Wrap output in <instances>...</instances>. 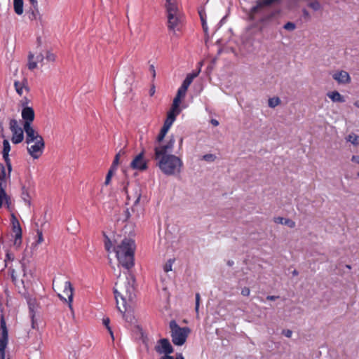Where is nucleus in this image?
<instances>
[{
  "label": "nucleus",
  "mask_w": 359,
  "mask_h": 359,
  "mask_svg": "<svg viewBox=\"0 0 359 359\" xmlns=\"http://www.w3.org/2000/svg\"><path fill=\"white\" fill-rule=\"evenodd\" d=\"M200 302H201V295L199 293L197 292L196 294V306H195V311L197 313V316L198 315Z\"/></svg>",
  "instance_id": "79ce46f5"
},
{
  "label": "nucleus",
  "mask_w": 359,
  "mask_h": 359,
  "mask_svg": "<svg viewBox=\"0 0 359 359\" xmlns=\"http://www.w3.org/2000/svg\"><path fill=\"white\" fill-rule=\"evenodd\" d=\"M24 130L26 133L25 142L29 145L32 142L40 139H43L41 135L39 134L32 127L31 124H24Z\"/></svg>",
  "instance_id": "f8f14e48"
},
{
  "label": "nucleus",
  "mask_w": 359,
  "mask_h": 359,
  "mask_svg": "<svg viewBox=\"0 0 359 359\" xmlns=\"http://www.w3.org/2000/svg\"><path fill=\"white\" fill-rule=\"evenodd\" d=\"M149 71L152 74L153 79H154L156 77V70H155V67H154V65H151L149 66Z\"/></svg>",
  "instance_id": "4d7b16f0"
},
{
  "label": "nucleus",
  "mask_w": 359,
  "mask_h": 359,
  "mask_svg": "<svg viewBox=\"0 0 359 359\" xmlns=\"http://www.w3.org/2000/svg\"><path fill=\"white\" fill-rule=\"evenodd\" d=\"M123 318H125L126 322L130 324H134L136 322L135 316L131 313H125L123 315Z\"/></svg>",
  "instance_id": "7c9ffc66"
},
{
  "label": "nucleus",
  "mask_w": 359,
  "mask_h": 359,
  "mask_svg": "<svg viewBox=\"0 0 359 359\" xmlns=\"http://www.w3.org/2000/svg\"><path fill=\"white\" fill-rule=\"evenodd\" d=\"M119 159H120V156H119V154H116L115 155V157H114V159L112 162V164L111 165V168H112V170H116L117 169V167H118V165L119 164Z\"/></svg>",
  "instance_id": "58836bf2"
},
{
  "label": "nucleus",
  "mask_w": 359,
  "mask_h": 359,
  "mask_svg": "<svg viewBox=\"0 0 359 359\" xmlns=\"http://www.w3.org/2000/svg\"><path fill=\"white\" fill-rule=\"evenodd\" d=\"M118 283H115V287L114 288V296L116 300L117 307L118 309L123 312L121 309L120 306H118L119 302H118V297H120L122 300V304L123 308L126 307V304L127 299L132 300L133 299V293L134 291L133 287L131 285L129 280L127 279L125 282V286L124 290L122 292L118 291Z\"/></svg>",
  "instance_id": "39448f33"
},
{
  "label": "nucleus",
  "mask_w": 359,
  "mask_h": 359,
  "mask_svg": "<svg viewBox=\"0 0 359 359\" xmlns=\"http://www.w3.org/2000/svg\"><path fill=\"white\" fill-rule=\"evenodd\" d=\"M14 86L16 90V92L20 95H22L23 85L19 81H15Z\"/></svg>",
  "instance_id": "e433bc0d"
},
{
  "label": "nucleus",
  "mask_w": 359,
  "mask_h": 359,
  "mask_svg": "<svg viewBox=\"0 0 359 359\" xmlns=\"http://www.w3.org/2000/svg\"><path fill=\"white\" fill-rule=\"evenodd\" d=\"M6 168L2 163H0V181L6 180Z\"/></svg>",
  "instance_id": "72a5a7b5"
},
{
  "label": "nucleus",
  "mask_w": 359,
  "mask_h": 359,
  "mask_svg": "<svg viewBox=\"0 0 359 359\" xmlns=\"http://www.w3.org/2000/svg\"><path fill=\"white\" fill-rule=\"evenodd\" d=\"M73 290L74 288L69 281H65L64 285L63 293L67 296L69 306L72 309V302L73 301Z\"/></svg>",
  "instance_id": "6ab92c4d"
},
{
  "label": "nucleus",
  "mask_w": 359,
  "mask_h": 359,
  "mask_svg": "<svg viewBox=\"0 0 359 359\" xmlns=\"http://www.w3.org/2000/svg\"><path fill=\"white\" fill-rule=\"evenodd\" d=\"M351 161L358 163L359 164V156H353Z\"/></svg>",
  "instance_id": "0e129e2a"
},
{
  "label": "nucleus",
  "mask_w": 359,
  "mask_h": 359,
  "mask_svg": "<svg viewBox=\"0 0 359 359\" xmlns=\"http://www.w3.org/2000/svg\"><path fill=\"white\" fill-rule=\"evenodd\" d=\"M115 171H116V170H112V168H109V170L107 174L106 178H105L104 185L107 186L109 184V183L111 182V177Z\"/></svg>",
  "instance_id": "473e14b6"
},
{
  "label": "nucleus",
  "mask_w": 359,
  "mask_h": 359,
  "mask_svg": "<svg viewBox=\"0 0 359 359\" xmlns=\"http://www.w3.org/2000/svg\"><path fill=\"white\" fill-rule=\"evenodd\" d=\"M0 330L1 331V337H0V359H4L5 348L8 340V332L6 322L3 318H1L0 322Z\"/></svg>",
  "instance_id": "1a4fd4ad"
},
{
  "label": "nucleus",
  "mask_w": 359,
  "mask_h": 359,
  "mask_svg": "<svg viewBox=\"0 0 359 359\" xmlns=\"http://www.w3.org/2000/svg\"><path fill=\"white\" fill-rule=\"evenodd\" d=\"M43 60H44V56H43V53H39L36 55V60H37V62H43Z\"/></svg>",
  "instance_id": "864d4df0"
},
{
  "label": "nucleus",
  "mask_w": 359,
  "mask_h": 359,
  "mask_svg": "<svg viewBox=\"0 0 359 359\" xmlns=\"http://www.w3.org/2000/svg\"><path fill=\"white\" fill-rule=\"evenodd\" d=\"M11 151V145L7 140H4L3 141V151L2 155L3 158L6 163V165L8 168V177H10L11 172L12 170V165L11 162V159L9 158V152Z\"/></svg>",
  "instance_id": "4468645a"
},
{
  "label": "nucleus",
  "mask_w": 359,
  "mask_h": 359,
  "mask_svg": "<svg viewBox=\"0 0 359 359\" xmlns=\"http://www.w3.org/2000/svg\"><path fill=\"white\" fill-rule=\"evenodd\" d=\"M156 165L161 172L168 176L175 175L181 172L183 166L182 159L173 154L161 155L157 159Z\"/></svg>",
  "instance_id": "f03ea898"
},
{
  "label": "nucleus",
  "mask_w": 359,
  "mask_h": 359,
  "mask_svg": "<svg viewBox=\"0 0 359 359\" xmlns=\"http://www.w3.org/2000/svg\"><path fill=\"white\" fill-rule=\"evenodd\" d=\"M327 96L333 101L337 102H344V97L337 91H333L327 93Z\"/></svg>",
  "instance_id": "412c9836"
},
{
  "label": "nucleus",
  "mask_w": 359,
  "mask_h": 359,
  "mask_svg": "<svg viewBox=\"0 0 359 359\" xmlns=\"http://www.w3.org/2000/svg\"><path fill=\"white\" fill-rule=\"evenodd\" d=\"M283 28L287 31L292 32L297 28V26L296 24L292 22H287L284 25Z\"/></svg>",
  "instance_id": "2f4dec72"
},
{
  "label": "nucleus",
  "mask_w": 359,
  "mask_h": 359,
  "mask_svg": "<svg viewBox=\"0 0 359 359\" xmlns=\"http://www.w3.org/2000/svg\"><path fill=\"white\" fill-rule=\"evenodd\" d=\"M10 129L13 133L12 142L15 144L22 142L24 139V128L22 129L18 126V121L15 119L10 121Z\"/></svg>",
  "instance_id": "0eeeda50"
},
{
  "label": "nucleus",
  "mask_w": 359,
  "mask_h": 359,
  "mask_svg": "<svg viewBox=\"0 0 359 359\" xmlns=\"http://www.w3.org/2000/svg\"><path fill=\"white\" fill-rule=\"evenodd\" d=\"M126 153V150L124 149V148H123V149H121L116 154H119V156L121 157V156L125 155Z\"/></svg>",
  "instance_id": "69168bd1"
},
{
  "label": "nucleus",
  "mask_w": 359,
  "mask_h": 359,
  "mask_svg": "<svg viewBox=\"0 0 359 359\" xmlns=\"http://www.w3.org/2000/svg\"><path fill=\"white\" fill-rule=\"evenodd\" d=\"M268 6H263L262 9H260L261 11L256 13L252 12V7L248 13L249 20L252 22H255V26L259 27L260 32L264 31L277 14L276 11L268 10Z\"/></svg>",
  "instance_id": "7ed1b4c3"
},
{
  "label": "nucleus",
  "mask_w": 359,
  "mask_h": 359,
  "mask_svg": "<svg viewBox=\"0 0 359 359\" xmlns=\"http://www.w3.org/2000/svg\"><path fill=\"white\" fill-rule=\"evenodd\" d=\"M283 334L286 337H291L292 332L290 330L283 331Z\"/></svg>",
  "instance_id": "052dcab7"
},
{
  "label": "nucleus",
  "mask_w": 359,
  "mask_h": 359,
  "mask_svg": "<svg viewBox=\"0 0 359 359\" xmlns=\"http://www.w3.org/2000/svg\"><path fill=\"white\" fill-rule=\"evenodd\" d=\"M332 77L334 80H336L339 83H349L351 82V77L349 74L344 70H341L334 73L332 75Z\"/></svg>",
  "instance_id": "dca6fc26"
},
{
  "label": "nucleus",
  "mask_w": 359,
  "mask_h": 359,
  "mask_svg": "<svg viewBox=\"0 0 359 359\" xmlns=\"http://www.w3.org/2000/svg\"><path fill=\"white\" fill-rule=\"evenodd\" d=\"M179 114H176L175 111H169L168 112V114H167V118L164 121V123L165 125H168L170 127H171V126L172 125V123H174V121H175L176 119V116L178 115Z\"/></svg>",
  "instance_id": "4be33fe9"
},
{
  "label": "nucleus",
  "mask_w": 359,
  "mask_h": 359,
  "mask_svg": "<svg viewBox=\"0 0 359 359\" xmlns=\"http://www.w3.org/2000/svg\"><path fill=\"white\" fill-rule=\"evenodd\" d=\"M34 57V55L32 53H29V55H28V60H29L28 68L30 70H33L35 68H36V67H37L36 62L33 61Z\"/></svg>",
  "instance_id": "cd10ccee"
},
{
  "label": "nucleus",
  "mask_w": 359,
  "mask_h": 359,
  "mask_svg": "<svg viewBox=\"0 0 359 359\" xmlns=\"http://www.w3.org/2000/svg\"><path fill=\"white\" fill-rule=\"evenodd\" d=\"M279 298V296H274V295H268L266 297V299L269 301H274Z\"/></svg>",
  "instance_id": "bf43d9fd"
},
{
  "label": "nucleus",
  "mask_w": 359,
  "mask_h": 359,
  "mask_svg": "<svg viewBox=\"0 0 359 359\" xmlns=\"http://www.w3.org/2000/svg\"><path fill=\"white\" fill-rule=\"evenodd\" d=\"M274 222L277 224H285L290 228H294L296 225L295 222L290 219H285L281 217L274 218Z\"/></svg>",
  "instance_id": "aec40b11"
},
{
  "label": "nucleus",
  "mask_w": 359,
  "mask_h": 359,
  "mask_svg": "<svg viewBox=\"0 0 359 359\" xmlns=\"http://www.w3.org/2000/svg\"><path fill=\"white\" fill-rule=\"evenodd\" d=\"M185 95H186V93L184 91L180 90V88L177 90L176 96H177L180 98H183L185 97Z\"/></svg>",
  "instance_id": "603ef678"
},
{
  "label": "nucleus",
  "mask_w": 359,
  "mask_h": 359,
  "mask_svg": "<svg viewBox=\"0 0 359 359\" xmlns=\"http://www.w3.org/2000/svg\"><path fill=\"white\" fill-rule=\"evenodd\" d=\"M6 258L5 259V262H6L7 259L12 260V261L14 259V256L12 254L9 253V252L6 253Z\"/></svg>",
  "instance_id": "680f3d73"
},
{
  "label": "nucleus",
  "mask_w": 359,
  "mask_h": 359,
  "mask_svg": "<svg viewBox=\"0 0 359 359\" xmlns=\"http://www.w3.org/2000/svg\"><path fill=\"white\" fill-rule=\"evenodd\" d=\"M216 156L212 154H207L202 156V160H204L207 162H213L216 159Z\"/></svg>",
  "instance_id": "f704fd0d"
},
{
  "label": "nucleus",
  "mask_w": 359,
  "mask_h": 359,
  "mask_svg": "<svg viewBox=\"0 0 359 359\" xmlns=\"http://www.w3.org/2000/svg\"><path fill=\"white\" fill-rule=\"evenodd\" d=\"M102 323L107 329L108 328V327H110L109 326L110 320L109 318H103Z\"/></svg>",
  "instance_id": "5fc2aeb1"
},
{
  "label": "nucleus",
  "mask_w": 359,
  "mask_h": 359,
  "mask_svg": "<svg viewBox=\"0 0 359 359\" xmlns=\"http://www.w3.org/2000/svg\"><path fill=\"white\" fill-rule=\"evenodd\" d=\"M168 27L170 30L175 31L176 28L178 29V26L180 24V13L168 15Z\"/></svg>",
  "instance_id": "f3484780"
},
{
  "label": "nucleus",
  "mask_w": 359,
  "mask_h": 359,
  "mask_svg": "<svg viewBox=\"0 0 359 359\" xmlns=\"http://www.w3.org/2000/svg\"><path fill=\"white\" fill-rule=\"evenodd\" d=\"M170 328L172 343L177 346L183 345L190 332V329L187 327H180L175 320L170 322Z\"/></svg>",
  "instance_id": "20e7f679"
},
{
  "label": "nucleus",
  "mask_w": 359,
  "mask_h": 359,
  "mask_svg": "<svg viewBox=\"0 0 359 359\" xmlns=\"http://www.w3.org/2000/svg\"><path fill=\"white\" fill-rule=\"evenodd\" d=\"M6 187V180L1 181V182H0V194H3L4 196H6V191H5Z\"/></svg>",
  "instance_id": "a18cd8bd"
},
{
  "label": "nucleus",
  "mask_w": 359,
  "mask_h": 359,
  "mask_svg": "<svg viewBox=\"0 0 359 359\" xmlns=\"http://www.w3.org/2000/svg\"><path fill=\"white\" fill-rule=\"evenodd\" d=\"M165 8L168 15L172 16V15L180 13L175 0H167Z\"/></svg>",
  "instance_id": "a211bd4d"
},
{
  "label": "nucleus",
  "mask_w": 359,
  "mask_h": 359,
  "mask_svg": "<svg viewBox=\"0 0 359 359\" xmlns=\"http://www.w3.org/2000/svg\"><path fill=\"white\" fill-rule=\"evenodd\" d=\"M144 150L143 149L131 161L130 166L133 170L143 171L147 169V161L144 158Z\"/></svg>",
  "instance_id": "9b49d317"
},
{
  "label": "nucleus",
  "mask_w": 359,
  "mask_h": 359,
  "mask_svg": "<svg viewBox=\"0 0 359 359\" xmlns=\"http://www.w3.org/2000/svg\"><path fill=\"white\" fill-rule=\"evenodd\" d=\"M155 351L159 353L165 355L171 354L174 349L168 339L163 338L158 341L157 345L155 346Z\"/></svg>",
  "instance_id": "ddd939ff"
},
{
  "label": "nucleus",
  "mask_w": 359,
  "mask_h": 359,
  "mask_svg": "<svg viewBox=\"0 0 359 359\" xmlns=\"http://www.w3.org/2000/svg\"><path fill=\"white\" fill-rule=\"evenodd\" d=\"M303 16L305 19H309L310 18V14L309 11L306 9L302 10Z\"/></svg>",
  "instance_id": "13d9d810"
},
{
  "label": "nucleus",
  "mask_w": 359,
  "mask_h": 359,
  "mask_svg": "<svg viewBox=\"0 0 359 359\" xmlns=\"http://www.w3.org/2000/svg\"><path fill=\"white\" fill-rule=\"evenodd\" d=\"M4 200L5 201V203L7 205V208H9L11 205V197L6 194V196H4Z\"/></svg>",
  "instance_id": "49530a36"
},
{
  "label": "nucleus",
  "mask_w": 359,
  "mask_h": 359,
  "mask_svg": "<svg viewBox=\"0 0 359 359\" xmlns=\"http://www.w3.org/2000/svg\"><path fill=\"white\" fill-rule=\"evenodd\" d=\"M165 136V135L160 131L159 134L158 135V136L156 137V142L158 143L161 142L163 140Z\"/></svg>",
  "instance_id": "09e8293b"
},
{
  "label": "nucleus",
  "mask_w": 359,
  "mask_h": 359,
  "mask_svg": "<svg viewBox=\"0 0 359 359\" xmlns=\"http://www.w3.org/2000/svg\"><path fill=\"white\" fill-rule=\"evenodd\" d=\"M30 4L33 6L34 8H37L38 2L36 0H29Z\"/></svg>",
  "instance_id": "e2e57ef3"
},
{
  "label": "nucleus",
  "mask_w": 359,
  "mask_h": 359,
  "mask_svg": "<svg viewBox=\"0 0 359 359\" xmlns=\"http://www.w3.org/2000/svg\"><path fill=\"white\" fill-rule=\"evenodd\" d=\"M21 198L29 206L31 205V197L29 196V190L25 187V186L22 187Z\"/></svg>",
  "instance_id": "5701e85b"
},
{
  "label": "nucleus",
  "mask_w": 359,
  "mask_h": 359,
  "mask_svg": "<svg viewBox=\"0 0 359 359\" xmlns=\"http://www.w3.org/2000/svg\"><path fill=\"white\" fill-rule=\"evenodd\" d=\"M199 15H200L201 20L202 22L203 29L205 32H208V26L206 24L205 18V13H203L202 11H199Z\"/></svg>",
  "instance_id": "c9c22d12"
},
{
  "label": "nucleus",
  "mask_w": 359,
  "mask_h": 359,
  "mask_svg": "<svg viewBox=\"0 0 359 359\" xmlns=\"http://www.w3.org/2000/svg\"><path fill=\"white\" fill-rule=\"evenodd\" d=\"M29 315H30V318L32 319V327L35 328V326H34V316H35V313H34V309L31 306L30 304H29Z\"/></svg>",
  "instance_id": "c03bdc74"
},
{
  "label": "nucleus",
  "mask_w": 359,
  "mask_h": 359,
  "mask_svg": "<svg viewBox=\"0 0 359 359\" xmlns=\"http://www.w3.org/2000/svg\"><path fill=\"white\" fill-rule=\"evenodd\" d=\"M189 86H188L187 83L182 82L181 86L179 88L180 90L184 91L185 93H187V90L188 89Z\"/></svg>",
  "instance_id": "6e6d98bb"
},
{
  "label": "nucleus",
  "mask_w": 359,
  "mask_h": 359,
  "mask_svg": "<svg viewBox=\"0 0 359 359\" xmlns=\"http://www.w3.org/2000/svg\"><path fill=\"white\" fill-rule=\"evenodd\" d=\"M33 143V144L27 147V152L34 159H38L44 151L45 142L43 139H40Z\"/></svg>",
  "instance_id": "6e6552de"
},
{
  "label": "nucleus",
  "mask_w": 359,
  "mask_h": 359,
  "mask_svg": "<svg viewBox=\"0 0 359 359\" xmlns=\"http://www.w3.org/2000/svg\"><path fill=\"white\" fill-rule=\"evenodd\" d=\"M37 235H38V243H41L43 241V233L41 230H37Z\"/></svg>",
  "instance_id": "3c124183"
},
{
  "label": "nucleus",
  "mask_w": 359,
  "mask_h": 359,
  "mask_svg": "<svg viewBox=\"0 0 359 359\" xmlns=\"http://www.w3.org/2000/svg\"><path fill=\"white\" fill-rule=\"evenodd\" d=\"M173 262H174V259H170L168 260V262H166V264H165V266L163 267V270L165 272H168V271H172V266Z\"/></svg>",
  "instance_id": "4c0bfd02"
},
{
  "label": "nucleus",
  "mask_w": 359,
  "mask_h": 359,
  "mask_svg": "<svg viewBox=\"0 0 359 359\" xmlns=\"http://www.w3.org/2000/svg\"><path fill=\"white\" fill-rule=\"evenodd\" d=\"M309 6L316 11L320 8V4L318 1L310 2Z\"/></svg>",
  "instance_id": "ea45409f"
},
{
  "label": "nucleus",
  "mask_w": 359,
  "mask_h": 359,
  "mask_svg": "<svg viewBox=\"0 0 359 359\" xmlns=\"http://www.w3.org/2000/svg\"><path fill=\"white\" fill-rule=\"evenodd\" d=\"M175 359H184L182 353H177Z\"/></svg>",
  "instance_id": "774afa93"
},
{
  "label": "nucleus",
  "mask_w": 359,
  "mask_h": 359,
  "mask_svg": "<svg viewBox=\"0 0 359 359\" xmlns=\"http://www.w3.org/2000/svg\"><path fill=\"white\" fill-rule=\"evenodd\" d=\"M346 140L351 142L354 146H359V135L352 133L349 134L346 137Z\"/></svg>",
  "instance_id": "a878e982"
},
{
  "label": "nucleus",
  "mask_w": 359,
  "mask_h": 359,
  "mask_svg": "<svg viewBox=\"0 0 359 359\" xmlns=\"http://www.w3.org/2000/svg\"><path fill=\"white\" fill-rule=\"evenodd\" d=\"M250 293V288L248 287H244L241 290V294L243 296H249Z\"/></svg>",
  "instance_id": "de8ad7c7"
},
{
  "label": "nucleus",
  "mask_w": 359,
  "mask_h": 359,
  "mask_svg": "<svg viewBox=\"0 0 359 359\" xmlns=\"http://www.w3.org/2000/svg\"><path fill=\"white\" fill-rule=\"evenodd\" d=\"M105 241H104V247L107 251L110 252V249L112 246L111 241L108 238L107 236L104 234Z\"/></svg>",
  "instance_id": "a19ab883"
},
{
  "label": "nucleus",
  "mask_w": 359,
  "mask_h": 359,
  "mask_svg": "<svg viewBox=\"0 0 359 359\" xmlns=\"http://www.w3.org/2000/svg\"><path fill=\"white\" fill-rule=\"evenodd\" d=\"M11 222L12 231L15 233L14 245L17 248L20 247L22 243V228L20 222L14 214H11Z\"/></svg>",
  "instance_id": "9d476101"
},
{
  "label": "nucleus",
  "mask_w": 359,
  "mask_h": 359,
  "mask_svg": "<svg viewBox=\"0 0 359 359\" xmlns=\"http://www.w3.org/2000/svg\"><path fill=\"white\" fill-rule=\"evenodd\" d=\"M20 266H21V268H22V270L23 272V276L27 277L28 276V274H30V276H32L31 272L27 271V262L24 258L20 261Z\"/></svg>",
  "instance_id": "c85d7f7f"
},
{
  "label": "nucleus",
  "mask_w": 359,
  "mask_h": 359,
  "mask_svg": "<svg viewBox=\"0 0 359 359\" xmlns=\"http://www.w3.org/2000/svg\"><path fill=\"white\" fill-rule=\"evenodd\" d=\"M280 103V100L279 97H272L269 98L268 101V104L270 107L274 108Z\"/></svg>",
  "instance_id": "c756f323"
},
{
  "label": "nucleus",
  "mask_w": 359,
  "mask_h": 359,
  "mask_svg": "<svg viewBox=\"0 0 359 359\" xmlns=\"http://www.w3.org/2000/svg\"><path fill=\"white\" fill-rule=\"evenodd\" d=\"M175 142V139L174 136L172 135L170 137L169 140L165 144L155 147L154 158L157 160L161 157V155L169 154L168 153L172 151Z\"/></svg>",
  "instance_id": "423d86ee"
},
{
  "label": "nucleus",
  "mask_w": 359,
  "mask_h": 359,
  "mask_svg": "<svg viewBox=\"0 0 359 359\" xmlns=\"http://www.w3.org/2000/svg\"><path fill=\"white\" fill-rule=\"evenodd\" d=\"M160 359H174V358L171 355H169V354H166L162 356Z\"/></svg>",
  "instance_id": "338daca9"
},
{
  "label": "nucleus",
  "mask_w": 359,
  "mask_h": 359,
  "mask_svg": "<svg viewBox=\"0 0 359 359\" xmlns=\"http://www.w3.org/2000/svg\"><path fill=\"white\" fill-rule=\"evenodd\" d=\"M201 72V68H199L197 71L194 72L192 73L188 74L183 81L184 83H187L188 86H190L192 83L193 80L198 76L199 73Z\"/></svg>",
  "instance_id": "b1692460"
},
{
  "label": "nucleus",
  "mask_w": 359,
  "mask_h": 359,
  "mask_svg": "<svg viewBox=\"0 0 359 359\" xmlns=\"http://www.w3.org/2000/svg\"><path fill=\"white\" fill-rule=\"evenodd\" d=\"M13 6L15 13L22 15L23 13V0H14Z\"/></svg>",
  "instance_id": "393cba45"
},
{
  "label": "nucleus",
  "mask_w": 359,
  "mask_h": 359,
  "mask_svg": "<svg viewBox=\"0 0 359 359\" xmlns=\"http://www.w3.org/2000/svg\"><path fill=\"white\" fill-rule=\"evenodd\" d=\"M22 118L24 120V124H32L34 119V111L32 107H25L22 110Z\"/></svg>",
  "instance_id": "2eb2a0df"
},
{
  "label": "nucleus",
  "mask_w": 359,
  "mask_h": 359,
  "mask_svg": "<svg viewBox=\"0 0 359 359\" xmlns=\"http://www.w3.org/2000/svg\"><path fill=\"white\" fill-rule=\"evenodd\" d=\"M56 56L55 54L50 51H47L46 55V60L50 62H54L55 60Z\"/></svg>",
  "instance_id": "37998d69"
},
{
  "label": "nucleus",
  "mask_w": 359,
  "mask_h": 359,
  "mask_svg": "<svg viewBox=\"0 0 359 359\" xmlns=\"http://www.w3.org/2000/svg\"><path fill=\"white\" fill-rule=\"evenodd\" d=\"M170 128V127L169 126L163 123V126L162 128L161 129V132L164 133L165 135H166L168 131L169 130Z\"/></svg>",
  "instance_id": "8fccbe9b"
},
{
  "label": "nucleus",
  "mask_w": 359,
  "mask_h": 359,
  "mask_svg": "<svg viewBox=\"0 0 359 359\" xmlns=\"http://www.w3.org/2000/svg\"><path fill=\"white\" fill-rule=\"evenodd\" d=\"M135 241L131 238H125L116 248L114 252L119 264L126 269L134 265Z\"/></svg>",
  "instance_id": "f257e3e1"
},
{
  "label": "nucleus",
  "mask_w": 359,
  "mask_h": 359,
  "mask_svg": "<svg viewBox=\"0 0 359 359\" xmlns=\"http://www.w3.org/2000/svg\"><path fill=\"white\" fill-rule=\"evenodd\" d=\"M181 99L182 98L179 97L177 96H175V97L173 100L170 111H175L176 114L180 113L181 110L179 107H180V104L181 102Z\"/></svg>",
  "instance_id": "bb28decb"
}]
</instances>
